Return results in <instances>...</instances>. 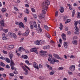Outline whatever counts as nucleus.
<instances>
[{"label":"nucleus","mask_w":80,"mask_h":80,"mask_svg":"<svg viewBox=\"0 0 80 80\" xmlns=\"http://www.w3.org/2000/svg\"><path fill=\"white\" fill-rule=\"evenodd\" d=\"M46 13L45 12V11L42 10V12L41 14H40L39 15V17L41 20L42 19V18H44V17H45V14Z\"/></svg>","instance_id":"1"},{"label":"nucleus","mask_w":80,"mask_h":80,"mask_svg":"<svg viewBox=\"0 0 80 80\" xmlns=\"http://www.w3.org/2000/svg\"><path fill=\"white\" fill-rule=\"evenodd\" d=\"M11 68L12 70H15L16 71V68H14V66H15V63L13 62V61L12 60H11Z\"/></svg>","instance_id":"2"},{"label":"nucleus","mask_w":80,"mask_h":80,"mask_svg":"<svg viewBox=\"0 0 80 80\" xmlns=\"http://www.w3.org/2000/svg\"><path fill=\"white\" fill-rule=\"evenodd\" d=\"M40 55L43 57L46 55V54L45 53H47V51H40Z\"/></svg>","instance_id":"3"},{"label":"nucleus","mask_w":80,"mask_h":80,"mask_svg":"<svg viewBox=\"0 0 80 80\" xmlns=\"http://www.w3.org/2000/svg\"><path fill=\"white\" fill-rule=\"evenodd\" d=\"M75 66L74 65H72L69 68V70H71V71H72V72L74 71V70H75Z\"/></svg>","instance_id":"4"},{"label":"nucleus","mask_w":80,"mask_h":80,"mask_svg":"<svg viewBox=\"0 0 80 80\" xmlns=\"http://www.w3.org/2000/svg\"><path fill=\"white\" fill-rule=\"evenodd\" d=\"M33 67H34L35 68H36L37 70L39 69V68L38 67V64L36 62H34L33 63Z\"/></svg>","instance_id":"5"},{"label":"nucleus","mask_w":80,"mask_h":80,"mask_svg":"<svg viewBox=\"0 0 80 80\" xmlns=\"http://www.w3.org/2000/svg\"><path fill=\"white\" fill-rule=\"evenodd\" d=\"M31 52H34L38 54V52H37V49L36 48H32L30 50Z\"/></svg>","instance_id":"6"},{"label":"nucleus","mask_w":80,"mask_h":80,"mask_svg":"<svg viewBox=\"0 0 80 80\" xmlns=\"http://www.w3.org/2000/svg\"><path fill=\"white\" fill-rule=\"evenodd\" d=\"M9 55L11 60H12V58L13 57V55L12 52H10L9 53Z\"/></svg>","instance_id":"7"},{"label":"nucleus","mask_w":80,"mask_h":80,"mask_svg":"<svg viewBox=\"0 0 80 80\" xmlns=\"http://www.w3.org/2000/svg\"><path fill=\"white\" fill-rule=\"evenodd\" d=\"M76 31L75 32V34L78 35L79 33V30L78 27H76L75 28Z\"/></svg>","instance_id":"8"},{"label":"nucleus","mask_w":80,"mask_h":80,"mask_svg":"<svg viewBox=\"0 0 80 80\" xmlns=\"http://www.w3.org/2000/svg\"><path fill=\"white\" fill-rule=\"evenodd\" d=\"M42 8V9H44V10H47L48 8V7L45 4H43Z\"/></svg>","instance_id":"9"},{"label":"nucleus","mask_w":80,"mask_h":80,"mask_svg":"<svg viewBox=\"0 0 80 80\" xmlns=\"http://www.w3.org/2000/svg\"><path fill=\"white\" fill-rule=\"evenodd\" d=\"M53 55L57 59H60V58L59 57V55L57 54H54Z\"/></svg>","instance_id":"10"},{"label":"nucleus","mask_w":80,"mask_h":80,"mask_svg":"<svg viewBox=\"0 0 80 80\" xmlns=\"http://www.w3.org/2000/svg\"><path fill=\"white\" fill-rule=\"evenodd\" d=\"M62 38L64 40H66V35L64 33H62L61 35Z\"/></svg>","instance_id":"11"},{"label":"nucleus","mask_w":80,"mask_h":80,"mask_svg":"<svg viewBox=\"0 0 80 80\" xmlns=\"http://www.w3.org/2000/svg\"><path fill=\"white\" fill-rule=\"evenodd\" d=\"M18 50L20 52H22V50H25V49L24 48H23V47H20L18 49Z\"/></svg>","instance_id":"12"},{"label":"nucleus","mask_w":80,"mask_h":80,"mask_svg":"<svg viewBox=\"0 0 80 80\" xmlns=\"http://www.w3.org/2000/svg\"><path fill=\"white\" fill-rule=\"evenodd\" d=\"M45 3L44 4H45V5H50V2L48 0H45Z\"/></svg>","instance_id":"13"},{"label":"nucleus","mask_w":80,"mask_h":80,"mask_svg":"<svg viewBox=\"0 0 80 80\" xmlns=\"http://www.w3.org/2000/svg\"><path fill=\"white\" fill-rule=\"evenodd\" d=\"M59 10L61 13H63L64 10V8L63 7L60 8Z\"/></svg>","instance_id":"14"},{"label":"nucleus","mask_w":80,"mask_h":80,"mask_svg":"<svg viewBox=\"0 0 80 80\" xmlns=\"http://www.w3.org/2000/svg\"><path fill=\"white\" fill-rule=\"evenodd\" d=\"M22 58L27 60V59L28 58V56L26 55H22Z\"/></svg>","instance_id":"15"},{"label":"nucleus","mask_w":80,"mask_h":80,"mask_svg":"<svg viewBox=\"0 0 80 80\" xmlns=\"http://www.w3.org/2000/svg\"><path fill=\"white\" fill-rule=\"evenodd\" d=\"M19 28H21V27L23 28V27H24V26L23 25V23L22 22H20L19 23Z\"/></svg>","instance_id":"16"},{"label":"nucleus","mask_w":80,"mask_h":80,"mask_svg":"<svg viewBox=\"0 0 80 80\" xmlns=\"http://www.w3.org/2000/svg\"><path fill=\"white\" fill-rule=\"evenodd\" d=\"M14 48V46H13V45H11L8 47V49H9V50H11V49H13Z\"/></svg>","instance_id":"17"},{"label":"nucleus","mask_w":80,"mask_h":80,"mask_svg":"<svg viewBox=\"0 0 80 80\" xmlns=\"http://www.w3.org/2000/svg\"><path fill=\"white\" fill-rule=\"evenodd\" d=\"M4 60L5 61H6V62H7L8 63H10V59H8V58H4Z\"/></svg>","instance_id":"18"},{"label":"nucleus","mask_w":80,"mask_h":80,"mask_svg":"<svg viewBox=\"0 0 80 80\" xmlns=\"http://www.w3.org/2000/svg\"><path fill=\"white\" fill-rule=\"evenodd\" d=\"M28 33H29V32H26L25 33L22 34L23 36H27L28 35Z\"/></svg>","instance_id":"19"},{"label":"nucleus","mask_w":80,"mask_h":80,"mask_svg":"<svg viewBox=\"0 0 80 80\" xmlns=\"http://www.w3.org/2000/svg\"><path fill=\"white\" fill-rule=\"evenodd\" d=\"M44 27L46 30L48 31L49 30V28H48V27L47 26V25H44Z\"/></svg>","instance_id":"20"},{"label":"nucleus","mask_w":80,"mask_h":80,"mask_svg":"<svg viewBox=\"0 0 80 80\" xmlns=\"http://www.w3.org/2000/svg\"><path fill=\"white\" fill-rule=\"evenodd\" d=\"M53 59H54V58H52V60L50 61V63H51V64H53V63H55V61L54 60H53Z\"/></svg>","instance_id":"21"},{"label":"nucleus","mask_w":80,"mask_h":80,"mask_svg":"<svg viewBox=\"0 0 80 80\" xmlns=\"http://www.w3.org/2000/svg\"><path fill=\"white\" fill-rule=\"evenodd\" d=\"M0 65L2 67H5V64L2 62H0Z\"/></svg>","instance_id":"22"},{"label":"nucleus","mask_w":80,"mask_h":80,"mask_svg":"<svg viewBox=\"0 0 80 80\" xmlns=\"http://www.w3.org/2000/svg\"><path fill=\"white\" fill-rule=\"evenodd\" d=\"M35 43L36 45H40V41H36L35 42Z\"/></svg>","instance_id":"23"},{"label":"nucleus","mask_w":80,"mask_h":80,"mask_svg":"<svg viewBox=\"0 0 80 80\" xmlns=\"http://www.w3.org/2000/svg\"><path fill=\"white\" fill-rule=\"evenodd\" d=\"M71 22V20L70 19H68L65 22V24L67 23H70V22Z\"/></svg>","instance_id":"24"},{"label":"nucleus","mask_w":80,"mask_h":80,"mask_svg":"<svg viewBox=\"0 0 80 80\" xmlns=\"http://www.w3.org/2000/svg\"><path fill=\"white\" fill-rule=\"evenodd\" d=\"M75 10H74L72 11V17H74L75 15Z\"/></svg>","instance_id":"25"},{"label":"nucleus","mask_w":80,"mask_h":80,"mask_svg":"<svg viewBox=\"0 0 80 80\" xmlns=\"http://www.w3.org/2000/svg\"><path fill=\"white\" fill-rule=\"evenodd\" d=\"M34 27L35 28H37V24H36V22H34L33 23Z\"/></svg>","instance_id":"26"},{"label":"nucleus","mask_w":80,"mask_h":80,"mask_svg":"<svg viewBox=\"0 0 80 80\" xmlns=\"http://www.w3.org/2000/svg\"><path fill=\"white\" fill-rule=\"evenodd\" d=\"M72 43L74 45H77V40L73 41H72Z\"/></svg>","instance_id":"27"},{"label":"nucleus","mask_w":80,"mask_h":80,"mask_svg":"<svg viewBox=\"0 0 80 80\" xmlns=\"http://www.w3.org/2000/svg\"><path fill=\"white\" fill-rule=\"evenodd\" d=\"M78 21H76L74 23L75 28H76V27H77V24H78Z\"/></svg>","instance_id":"28"},{"label":"nucleus","mask_w":80,"mask_h":80,"mask_svg":"<svg viewBox=\"0 0 80 80\" xmlns=\"http://www.w3.org/2000/svg\"><path fill=\"white\" fill-rule=\"evenodd\" d=\"M12 35L13 37V38H14L15 39H17V36L15 35V33H13Z\"/></svg>","instance_id":"29"},{"label":"nucleus","mask_w":80,"mask_h":80,"mask_svg":"<svg viewBox=\"0 0 80 80\" xmlns=\"http://www.w3.org/2000/svg\"><path fill=\"white\" fill-rule=\"evenodd\" d=\"M46 37H48L49 38H50V35L48 33L46 34Z\"/></svg>","instance_id":"30"},{"label":"nucleus","mask_w":80,"mask_h":80,"mask_svg":"<svg viewBox=\"0 0 80 80\" xmlns=\"http://www.w3.org/2000/svg\"><path fill=\"white\" fill-rule=\"evenodd\" d=\"M2 11L3 12H6V11H7V9L5 8H3L2 9Z\"/></svg>","instance_id":"31"},{"label":"nucleus","mask_w":80,"mask_h":80,"mask_svg":"<svg viewBox=\"0 0 80 80\" xmlns=\"http://www.w3.org/2000/svg\"><path fill=\"white\" fill-rule=\"evenodd\" d=\"M54 73H55V72H54V71H52L50 72V75H53Z\"/></svg>","instance_id":"32"},{"label":"nucleus","mask_w":80,"mask_h":80,"mask_svg":"<svg viewBox=\"0 0 80 80\" xmlns=\"http://www.w3.org/2000/svg\"><path fill=\"white\" fill-rule=\"evenodd\" d=\"M24 71H25V72L24 73L25 75H28V70L26 69V70H25Z\"/></svg>","instance_id":"33"},{"label":"nucleus","mask_w":80,"mask_h":80,"mask_svg":"<svg viewBox=\"0 0 80 80\" xmlns=\"http://www.w3.org/2000/svg\"><path fill=\"white\" fill-rule=\"evenodd\" d=\"M2 39L4 40H8V38H7L5 37H3L2 38Z\"/></svg>","instance_id":"34"},{"label":"nucleus","mask_w":80,"mask_h":80,"mask_svg":"<svg viewBox=\"0 0 80 80\" xmlns=\"http://www.w3.org/2000/svg\"><path fill=\"white\" fill-rule=\"evenodd\" d=\"M39 42H40V45H42L44 43V42L42 41L41 40H40Z\"/></svg>","instance_id":"35"},{"label":"nucleus","mask_w":80,"mask_h":80,"mask_svg":"<svg viewBox=\"0 0 80 80\" xmlns=\"http://www.w3.org/2000/svg\"><path fill=\"white\" fill-rule=\"evenodd\" d=\"M58 69L59 70H62L63 69V68L62 67H60Z\"/></svg>","instance_id":"36"},{"label":"nucleus","mask_w":80,"mask_h":80,"mask_svg":"<svg viewBox=\"0 0 80 80\" xmlns=\"http://www.w3.org/2000/svg\"><path fill=\"white\" fill-rule=\"evenodd\" d=\"M1 25L2 26V27H4L5 24H4V22H0Z\"/></svg>","instance_id":"37"},{"label":"nucleus","mask_w":80,"mask_h":80,"mask_svg":"<svg viewBox=\"0 0 80 80\" xmlns=\"http://www.w3.org/2000/svg\"><path fill=\"white\" fill-rule=\"evenodd\" d=\"M25 12V13H27V14H28V13H29V12H28V10L27 9H26V11Z\"/></svg>","instance_id":"38"},{"label":"nucleus","mask_w":80,"mask_h":80,"mask_svg":"<svg viewBox=\"0 0 80 80\" xmlns=\"http://www.w3.org/2000/svg\"><path fill=\"white\" fill-rule=\"evenodd\" d=\"M53 60H54L55 62H57L58 63L59 62V60H56L55 59H53Z\"/></svg>","instance_id":"39"},{"label":"nucleus","mask_w":80,"mask_h":80,"mask_svg":"<svg viewBox=\"0 0 80 80\" xmlns=\"http://www.w3.org/2000/svg\"><path fill=\"white\" fill-rule=\"evenodd\" d=\"M39 67L40 68H43V66L41 65V64H39Z\"/></svg>","instance_id":"40"},{"label":"nucleus","mask_w":80,"mask_h":80,"mask_svg":"<svg viewBox=\"0 0 80 80\" xmlns=\"http://www.w3.org/2000/svg\"><path fill=\"white\" fill-rule=\"evenodd\" d=\"M67 35H71V32H70V31H68L67 32Z\"/></svg>","instance_id":"41"},{"label":"nucleus","mask_w":80,"mask_h":80,"mask_svg":"<svg viewBox=\"0 0 80 80\" xmlns=\"http://www.w3.org/2000/svg\"><path fill=\"white\" fill-rule=\"evenodd\" d=\"M14 9L16 11H18V8H17V7H14Z\"/></svg>","instance_id":"42"},{"label":"nucleus","mask_w":80,"mask_h":80,"mask_svg":"<svg viewBox=\"0 0 80 80\" xmlns=\"http://www.w3.org/2000/svg\"><path fill=\"white\" fill-rule=\"evenodd\" d=\"M22 68L24 70V71L25 70H27V69L25 67H24V66H22Z\"/></svg>","instance_id":"43"},{"label":"nucleus","mask_w":80,"mask_h":80,"mask_svg":"<svg viewBox=\"0 0 80 80\" xmlns=\"http://www.w3.org/2000/svg\"><path fill=\"white\" fill-rule=\"evenodd\" d=\"M68 44V42H64V46H65L66 45H67Z\"/></svg>","instance_id":"44"},{"label":"nucleus","mask_w":80,"mask_h":80,"mask_svg":"<svg viewBox=\"0 0 80 80\" xmlns=\"http://www.w3.org/2000/svg\"><path fill=\"white\" fill-rule=\"evenodd\" d=\"M58 12L57 11L56 12L55 15L56 16H58Z\"/></svg>","instance_id":"45"},{"label":"nucleus","mask_w":80,"mask_h":80,"mask_svg":"<svg viewBox=\"0 0 80 80\" xmlns=\"http://www.w3.org/2000/svg\"><path fill=\"white\" fill-rule=\"evenodd\" d=\"M2 52L4 54H7V52L3 50L2 51Z\"/></svg>","instance_id":"46"},{"label":"nucleus","mask_w":80,"mask_h":80,"mask_svg":"<svg viewBox=\"0 0 80 80\" xmlns=\"http://www.w3.org/2000/svg\"><path fill=\"white\" fill-rule=\"evenodd\" d=\"M4 69L3 68H2V67H1V66H0V71H3V70H4Z\"/></svg>","instance_id":"47"},{"label":"nucleus","mask_w":80,"mask_h":80,"mask_svg":"<svg viewBox=\"0 0 80 80\" xmlns=\"http://www.w3.org/2000/svg\"><path fill=\"white\" fill-rule=\"evenodd\" d=\"M31 10L32 12H35V9L33 8H32Z\"/></svg>","instance_id":"48"},{"label":"nucleus","mask_w":80,"mask_h":80,"mask_svg":"<svg viewBox=\"0 0 80 80\" xmlns=\"http://www.w3.org/2000/svg\"><path fill=\"white\" fill-rule=\"evenodd\" d=\"M59 42L61 44H62V39H61V38H60L59 39Z\"/></svg>","instance_id":"49"},{"label":"nucleus","mask_w":80,"mask_h":80,"mask_svg":"<svg viewBox=\"0 0 80 80\" xmlns=\"http://www.w3.org/2000/svg\"><path fill=\"white\" fill-rule=\"evenodd\" d=\"M25 62L27 64H28V63H29V61L28 60H26Z\"/></svg>","instance_id":"50"},{"label":"nucleus","mask_w":80,"mask_h":80,"mask_svg":"<svg viewBox=\"0 0 80 80\" xmlns=\"http://www.w3.org/2000/svg\"><path fill=\"white\" fill-rule=\"evenodd\" d=\"M9 75L11 77H14V74H13V73H10L9 74Z\"/></svg>","instance_id":"51"},{"label":"nucleus","mask_w":80,"mask_h":80,"mask_svg":"<svg viewBox=\"0 0 80 80\" xmlns=\"http://www.w3.org/2000/svg\"><path fill=\"white\" fill-rule=\"evenodd\" d=\"M8 29H4V32H5V33H7V32H8Z\"/></svg>","instance_id":"52"},{"label":"nucleus","mask_w":80,"mask_h":80,"mask_svg":"<svg viewBox=\"0 0 80 80\" xmlns=\"http://www.w3.org/2000/svg\"><path fill=\"white\" fill-rule=\"evenodd\" d=\"M46 47L47 48V49H49V48H50V46L49 45H47L46 46Z\"/></svg>","instance_id":"53"},{"label":"nucleus","mask_w":80,"mask_h":80,"mask_svg":"<svg viewBox=\"0 0 80 80\" xmlns=\"http://www.w3.org/2000/svg\"><path fill=\"white\" fill-rule=\"evenodd\" d=\"M26 7H29L30 6L28 4H25Z\"/></svg>","instance_id":"54"},{"label":"nucleus","mask_w":80,"mask_h":80,"mask_svg":"<svg viewBox=\"0 0 80 80\" xmlns=\"http://www.w3.org/2000/svg\"><path fill=\"white\" fill-rule=\"evenodd\" d=\"M6 67L7 68H10V66L8 64L6 65Z\"/></svg>","instance_id":"55"},{"label":"nucleus","mask_w":80,"mask_h":80,"mask_svg":"<svg viewBox=\"0 0 80 80\" xmlns=\"http://www.w3.org/2000/svg\"><path fill=\"white\" fill-rule=\"evenodd\" d=\"M18 35H22V32H21L20 31H19L18 32Z\"/></svg>","instance_id":"56"},{"label":"nucleus","mask_w":80,"mask_h":80,"mask_svg":"<svg viewBox=\"0 0 80 80\" xmlns=\"http://www.w3.org/2000/svg\"><path fill=\"white\" fill-rule=\"evenodd\" d=\"M43 48L44 50H46V49H47V46H44Z\"/></svg>","instance_id":"57"},{"label":"nucleus","mask_w":80,"mask_h":80,"mask_svg":"<svg viewBox=\"0 0 80 80\" xmlns=\"http://www.w3.org/2000/svg\"><path fill=\"white\" fill-rule=\"evenodd\" d=\"M39 78V79H40V80H43V79H44V78H43V77H40Z\"/></svg>","instance_id":"58"},{"label":"nucleus","mask_w":80,"mask_h":80,"mask_svg":"<svg viewBox=\"0 0 80 80\" xmlns=\"http://www.w3.org/2000/svg\"><path fill=\"white\" fill-rule=\"evenodd\" d=\"M30 28L31 29H33V25H31Z\"/></svg>","instance_id":"59"},{"label":"nucleus","mask_w":80,"mask_h":80,"mask_svg":"<svg viewBox=\"0 0 80 80\" xmlns=\"http://www.w3.org/2000/svg\"><path fill=\"white\" fill-rule=\"evenodd\" d=\"M33 16L34 18H37V16L36 14H33Z\"/></svg>","instance_id":"60"},{"label":"nucleus","mask_w":80,"mask_h":80,"mask_svg":"<svg viewBox=\"0 0 80 80\" xmlns=\"http://www.w3.org/2000/svg\"><path fill=\"white\" fill-rule=\"evenodd\" d=\"M64 58L65 59H67V56L66 55H64Z\"/></svg>","instance_id":"61"},{"label":"nucleus","mask_w":80,"mask_h":80,"mask_svg":"<svg viewBox=\"0 0 80 80\" xmlns=\"http://www.w3.org/2000/svg\"><path fill=\"white\" fill-rule=\"evenodd\" d=\"M49 69L50 70H52V66H50L49 68Z\"/></svg>","instance_id":"62"},{"label":"nucleus","mask_w":80,"mask_h":80,"mask_svg":"<svg viewBox=\"0 0 80 80\" xmlns=\"http://www.w3.org/2000/svg\"><path fill=\"white\" fill-rule=\"evenodd\" d=\"M24 20H25V22H27V18L26 17H25L24 18Z\"/></svg>","instance_id":"63"},{"label":"nucleus","mask_w":80,"mask_h":80,"mask_svg":"<svg viewBox=\"0 0 80 80\" xmlns=\"http://www.w3.org/2000/svg\"><path fill=\"white\" fill-rule=\"evenodd\" d=\"M0 59H1V60H4V58L2 56L0 57Z\"/></svg>","instance_id":"64"}]
</instances>
